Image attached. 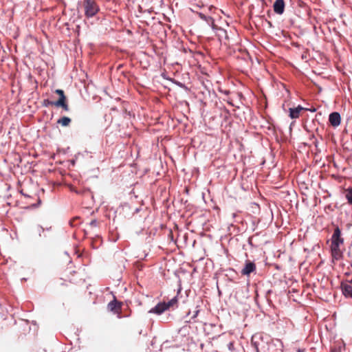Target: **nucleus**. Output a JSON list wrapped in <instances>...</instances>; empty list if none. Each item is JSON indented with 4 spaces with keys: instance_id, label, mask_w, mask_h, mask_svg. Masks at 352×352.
<instances>
[{
    "instance_id": "2",
    "label": "nucleus",
    "mask_w": 352,
    "mask_h": 352,
    "mask_svg": "<svg viewBox=\"0 0 352 352\" xmlns=\"http://www.w3.org/2000/svg\"><path fill=\"white\" fill-rule=\"evenodd\" d=\"M181 289L179 288L177 290V294L175 297H173L171 300H170L168 302H159L157 303L154 307L148 311V313L150 314H154L156 315H161L166 310L170 309V308H175L177 307L178 305V295L180 293Z\"/></svg>"
},
{
    "instance_id": "14",
    "label": "nucleus",
    "mask_w": 352,
    "mask_h": 352,
    "mask_svg": "<svg viewBox=\"0 0 352 352\" xmlns=\"http://www.w3.org/2000/svg\"><path fill=\"white\" fill-rule=\"evenodd\" d=\"M55 93L59 95L58 100H61L63 98V99L66 98L64 91L62 89H56Z\"/></svg>"
},
{
    "instance_id": "12",
    "label": "nucleus",
    "mask_w": 352,
    "mask_h": 352,
    "mask_svg": "<svg viewBox=\"0 0 352 352\" xmlns=\"http://www.w3.org/2000/svg\"><path fill=\"white\" fill-rule=\"evenodd\" d=\"M256 337L252 338V342L254 345L256 352H261L265 351L264 346L263 344H260L258 341L255 340Z\"/></svg>"
},
{
    "instance_id": "22",
    "label": "nucleus",
    "mask_w": 352,
    "mask_h": 352,
    "mask_svg": "<svg viewBox=\"0 0 352 352\" xmlns=\"http://www.w3.org/2000/svg\"><path fill=\"white\" fill-rule=\"evenodd\" d=\"M190 314H191V312L189 311L188 312L187 316H189Z\"/></svg>"
},
{
    "instance_id": "24",
    "label": "nucleus",
    "mask_w": 352,
    "mask_h": 352,
    "mask_svg": "<svg viewBox=\"0 0 352 352\" xmlns=\"http://www.w3.org/2000/svg\"><path fill=\"white\" fill-rule=\"evenodd\" d=\"M179 86H180V87H183L182 83H179Z\"/></svg>"
},
{
    "instance_id": "23",
    "label": "nucleus",
    "mask_w": 352,
    "mask_h": 352,
    "mask_svg": "<svg viewBox=\"0 0 352 352\" xmlns=\"http://www.w3.org/2000/svg\"><path fill=\"white\" fill-rule=\"evenodd\" d=\"M297 352H302L300 349H298Z\"/></svg>"
},
{
    "instance_id": "16",
    "label": "nucleus",
    "mask_w": 352,
    "mask_h": 352,
    "mask_svg": "<svg viewBox=\"0 0 352 352\" xmlns=\"http://www.w3.org/2000/svg\"><path fill=\"white\" fill-rule=\"evenodd\" d=\"M199 312V309H198V307H197L196 310L193 312V315L191 317V319L195 320L197 317Z\"/></svg>"
},
{
    "instance_id": "15",
    "label": "nucleus",
    "mask_w": 352,
    "mask_h": 352,
    "mask_svg": "<svg viewBox=\"0 0 352 352\" xmlns=\"http://www.w3.org/2000/svg\"><path fill=\"white\" fill-rule=\"evenodd\" d=\"M55 101H51L49 99H45L43 101V106L44 107H48L50 105H54V106Z\"/></svg>"
},
{
    "instance_id": "8",
    "label": "nucleus",
    "mask_w": 352,
    "mask_h": 352,
    "mask_svg": "<svg viewBox=\"0 0 352 352\" xmlns=\"http://www.w3.org/2000/svg\"><path fill=\"white\" fill-rule=\"evenodd\" d=\"M274 11L278 14H282L285 10L284 0H276L274 5Z\"/></svg>"
},
{
    "instance_id": "9",
    "label": "nucleus",
    "mask_w": 352,
    "mask_h": 352,
    "mask_svg": "<svg viewBox=\"0 0 352 352\" xmlns=\"http://www.w3.org/2000/svg\"><path fill=\"white\" fill-rule=\"evenodd\" d=\"M304 109L298 105L296 108H290L289 109V117L292 119L298 118L300 116V111Z\"/></svg>"
},
{
    "instance_id": "5",
    "label": "nucleus",
    "mask_w": 352,
    "mask_h": 352,
    "mask_svg": "<svg viewBox=\"0 0 352 352\" xmlns=\"http://www.w3.org/2000/svg\"><path fill=\"white\" fill-rule=\"evenodd\" d=\"M256 270V265L250 261H246L244 267L241 270V274L249 276Z\"/></svg>"
},
{
    "instance_id": "3",
    "label": "nucleus",
    "mask_w": 352,
    "mask_h": 352,
    "mask_svg": "<svg viewBox=\"0 0 352 352\" xmlns=\"http://www.w3.org/2000/svg\"><path fill=\"white\" fill-rule=\"evenodd\" d=\"M82 8L85 15L87 18L94 16L100 11V8L96 0H84Z\"/></svg>"
},
{
    "instance_id": "4",
    "label": "nucleus",
    "mask_w": 352,
    "mask_h": 352,
    "mask_svg": "<svg viewBox=\"0 0 352 352\" xmlns=\"http://www.w3.org/2000/svg\"><path fill=\"white\" fill-rule=\"evenodd\" d=\"M122 306V302L118 301L116 298L114 296L113 300L110 301L107 305V309L109 311L113 314H120Z\"/></svg>"
},
{
    "instance_id": "7",
    "label": "nucleus",
    "mask_w": 352,
    "mask_h": 352,
    "mask_svg": "<svg viewBox=\"0 0 352 352\" xmlns=\"http://www.w3.org/2000/svg\"><path fill=\"white\" fill-rule=\"evenodd\" d=\"M329 120L330 124L333 126L336 127V126H339L340 124V120H341L340 113L338 112H333V113H330Z\"/></svg>"
},
{
    "instance_id": "21",
    "label": "nucleus",
    "mask_w": 352,
    "mask_h": 352,
    "mask_svg": "<svg viewBox=\"0 0 352 352\" xmlns=\"http://www.w3.org/2000/svg\"><path fill=\"white\" fill-rule=\"evenodd\" d=\"M318 144V142H317L316 141V142H314V144H315V146H318V144Z\"/></svg>"
},
{
    "instance_id": "10",
    "label": "nucleus",
    "mask_w": 352,
    "mask_h": 352,
    "mask_svg": "<svg viewBox=\"0 0 352 352\" xmlns=\"http://www.w3.org/2000/svg\"><path fill=\"white\" fill-rule=\"evenodd\" d=\"M199 16L205 21L212 29H215L214 21L211 16L205 15L201 12L198 13Z\"/></svg>"
},
{
    "instance_id": "11",
    "label": "nucleus",
    "mask_w": 352,
    "mask_h": 352,
    "mask_svg": "<svg viewBox=\"0 0 352 352\" xmlns=\"http://www.w3.org/2000/svg\"><path fill=\"white\" fill-rule=\"evenodd\" d=\"M54 106L57 107H62L63 110L68 111L69 110V105L66 102V98L63 99V98L61 100H58L55 101Z\"/></svg>"
},
{
    "instance_id": "20",
    "label": "nucleus",
    "mask_w": 352,
    "mask_h": 352,
    "mask_svg": "<svg viewBox=\"0 0 352 352\" xmlns=\"http://www.w3.org/2000/svg\"><path fill=\"white\" fill-rule=\"evenodd\" d=\"M344 283H349V285H352V278L350 280H346Z\"/></svg>"
},
{
    "instance_id": "1",
    "label": "nucleus",
    "mask_w": 352,
    "mask_h": 352,
    "mask_svg": "<svg viewBox=\"0 0 352 352\" xmlns=\"http://www.w3.org/2000/svg\"><path fill=\"white\" fill-rule=\"evenodd\" d=\"M344 238L342 232L338 226H336L331 237L330 251L333 260L339 261L343 256L342 247L344 245Z\"/></svg>"
},
{
    "instance_id": "13",
    "label": "nucleus",
    "mask_w": 352,
    "mask_h": 352,
    "mask_svg": "<svg viewBox=\"0 0 352 352\" xmlns=\"http://www.w3.org/2000/svg\"><path fill=\"white\" fill-rule=\"evenodd\" d=\"M57 122L60 124H61L62 126H69V124H70L71 122V119L68 117H63L61 118H60Z\"/></svg>"
},
{
    "instance_id": "18",
    "label": "nucleus",
    "mask_w": 352,
    "mask_h": 352,
    "mask_svg": "<svg viewBox=\"0 0 352 352\" xmlns=\"http://www.w3.org/2000/svg\"><path fill=\"white\" fill-rule=\"evenodd\" d=\"M228 349H229V350H230V351L234 350V348H233V343H232V342H230V343H229V344H228Z\"/></svg>"
},
{
    "instance_id": "19",
    "label": "nucleus",
    "mask_w": 352,
    "mask_h": 352,
    "mask_svg": "<svg viewBox=\"0 0 352 352\" xmlns=\"http://www.w3.org/2000/svg\"><path fill=\"white\" fill-rule=\"evenodd\" d=\"M220 30H221L222 32H223V33H224L226 38V39H228V35H227V32H226L225 30H223V29H220Z\"/></svg>"
},
{
    "instance_id": "6",
    "label": "nucleus",
    "mask_w": 352,
    "mask_h": 352,
    "mask_svg": "<svg viewBox=\"0 0 352 352\" xmlns=\"http://www.w3.org/2000/svg\"><path fill=\"white\" fill-rule=\"evenodd\" d=\"M340 288L342 294L346 298H352V285H349V283H341Z\"/></svg>"
},
{
    "instance_id": "17",
    "label": "nucleus",
    "mask_w": 352,
    "mask_h": 352,
    "mask_svg": "<svg viewBox=\"0 0 352 352\" xmlns=\"http://www.w3.org/2000/svg\"><path fill=\"white\" fill-rule=\"evenodd\" d=\"M97 225H98V222L96 220H92L90 222V226H97Z\"/></svg>"
}]
</instances>
